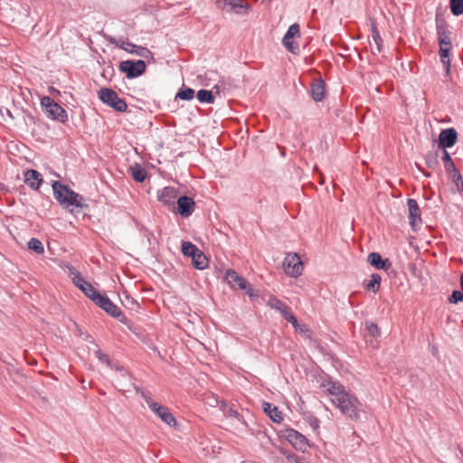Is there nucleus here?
I'll use <instances>...</instances> for the list:
<instances>
[{
	"label": "nucleus",
	"instance_id": "nucleus-1",
	"mask_svg": "<svg viewBox=\"0 0 463 463\" xmlns=\"http://www.w3.org/2000/svg\"><path fill=\"white\" fill-rule=\"evenodd\" d=\"M322 387L331 403L337 408L342 414L351 420H356L359 419V408L361 403L354 394L348 392L345 386L338 382L327 381L322 384Z\"/></svg>",
	"mask_w": 463,
	"mask_h": 463
},
{
	"label": "nucleus",
	"instance_id": "nucleus-2",
	"mask_svg": "<svg viewBox=\"0 0 463 463\" xmlns=\"http://www.w3.org/2000/svg\"><path fill=\"white\" fill-rule=\"evenodd\" d=\"M54 198L58 203L67 208L69 206L82 207L83 198L79 194L71 190L68 186L54 181L52 184Z\"/></svg>",
	"mask_w": 463,
	"mask_h": 463
},
{
	"label": "nucleus",
	"instance_id": "nucleus-3",
	"mask_svg": "<svg viewBox=\"0 0 463 463\" xmlns=\"http://www.w3.org/2000/svg\"><path fill=\"white\" fill-rule=\"evenodd\" d=\"M439 57L442 64L445 67L446 72L449 75L450 72V59L449 54L452 48L451 33L444 25H438L437 27Z\"/></svg>",
	"mask_w": 463,
	"mask_h": 463
},
{
	"label": "nucleus",
	"instance_id": "nucleus-4",
	"mask_svg": "<svg viewBox=\"0 0 463 463\" xmlns=\"http://www.w3.org/2000/svg\"><path fill=\"white\" fill-rule=\"evenodd\" d=\"M99 99L118 112H125L128 109L126 101L119 98L116 91L109 88L99 90Z\"/></svg>",
	"mask_w": 463,
	"mask_h": 463
},
{
	"label": "nucleus",
	"instance_id": "nucleus-5",
	"mask_svg": "<svg viewBox=\"0 0 463 463\" xmlns=\"http://www.w3.org/2000/svg\"><path fill=\"white\" fill-rule=\"evenodd\" d=\"M300 38V28L298 24H293L288 29L282 39L284 47L291 53L297 54L299 51L298 40Z\"/></svg>",
	"mask_w": 463,
	"mask_h": 463
},
{
	"label": "nucleus",
	"instance_id": "nucleus-6",
	"mask_svg": "<svg viewBox=\"0 0 463 463\" xmlns=\"http://www.w3.org/2000/svg\"><path fill=\"white\" fill-rule=\"evenodd\" d=\"M225 281L231 286L232 288H239L241 290H245L246 294L249 297L252 298L255 296L254 290L251 286L246 281V279L240 276L235 270L228 269L225 273Z\"/></svg>",
	"mask_w": 463,
	"mask_h": 463
},
{
	"label": "nucleus",
	"instance_id": "nucleus-7",
	"mask_svg": "<svg viewBox=\"0 0 463 463\" xmlns=\"http://www.w3.org/2000/svg\"><path fill=\"white\" fill-rule=\"evenodd\" d=\"M41 105L45 113L53 119L64 122L67 119L66 111L50 97H43L41 99Z\"/></svg>",
	"mask_w": 463,
	"mask_h": 463
},
{
	"label": "nucleus",
	"instance_id": "nucleus-8",
	"mask_svg": "<svg viewBox=\"0 0 463 463\" xmlns=\"http://www.w3.org/2000/svg\"><path fill=\"white\" fill-rule=\"evenodd\" d=\"M268 305L278 311H279L284 318L292 324L296 329L304 331L301 326L298 325L297 318L290 312V308L276 297H270L268 300Z\"/></svg>",
	"mask_w": 463,
	"mask_h": 463
},
{
	"label": "nucleus",
	"instance_id": "nucleus-9",
	"mask_svg": "<svg viewBox=\"0 0 463 463\" xmlns=\"http://www.w3.org/2000/svg\"><path fill=\"white\" fill-rule=\"evenodd\" d=\"M285 272L290 277H298L303 271V263L297 253H288L283 261Z\"/></svg>",
	"mask_w": 463,
	"mask_h": 463
},
{
	"label": "nucleus",
	"instance_id": "nucleus-10",
	"mask_svg": "<svg viewBox=\"0 0 463 463\" xmlns=\"http://www.w3.org/2000/svg\"><path fill=\"white\" fill-rule=\"evenodd\" d=\"M143 397L145 398L148 407L167 425L169 426H175L176 423V420L173 414L170 412V411L159 403L153 402L151 398L147 397L146 395L143 394Z\"/></svg>",
	"mask_w": 463,
	"mask_h": 463
},
{
	"label": "nucleus",
	"instance_id": "nucleus-11",
	"mask_svg": "<svg viewBox=\"0 0 463 463\" xmlns=\"http://www.w3.org/2000/svg\"><path fill=\"white\" fill-rule=\"evenodd\" d=\"M119 68L127 74L128 78H135L143 74L146 71V63L141 60L137 61H125L120 63Z\"/></svg>",
	"mask_w": 463,
	"mask_h": 463
},
{
	"label": "nucleus",
	"instance_id": "nucleus-12",
	"mask_svg": "<svg viewBox=\"0 0 463 463\" xmlns=\"http://www.w3.org/2000/svg\"><path fill=\"white\" fill-rule=\"evenodd\" d=\"M93 302L114 317H119L121 315L119 307L112 303L107 296L99 294Z\"/></svg>",
	"mask_w": 463,
	"mask_h": 463
},
{
	"label": "nucleus",
	"instance_id": "nucleus-13",
	"mask_svg": "<svg viewBox=\"0 0 463 463\" xmlns=\"http://www.w3.org/2000/svg\"><path fill=\"white\" fill-rule=\"evenodd\" d=\"M458 139V133L455 128H450L441 130L439 136V146L447 148L453 146Z\"/></svg>",
	"mask_w": 463,
	"mask_h": 463
},
{
	"label": "nucleus",
	"instance_id": "nucleus-14",
	"mask_svg": "<svg viewBox=\"0 0 463 463\" xmlns=\"http://www.w3.org/2000/svg\"><path fill=\"white\" fill-rule=\"evenodd\" d=\"M407 205L409 210V220L410 224L413 230H415L420 223V210L418 203L414 199H408Z\"/></svg>",
	"mask_w": 463,
	"mask_h": 463
},
{
	"label": "nucleus",
	"instance_id": "nucleus-15",
	"mask_svg": "<svg viewBox=\"0 0 463 463\" xmlns=\"http://www.w3.org/2000/svg\"><path fill=\"white\" fill-rule=\"evenodd\" d=\"M73 283L92 301H94L96 299V296H99V294L95 290L93 286L85 280L80 275H76L73 278Z\"/></svg>",
	"mask_w": 463,
	"mask_h": 463
},
{
	"label": "nucleus",
	"instance_id": "nucleus-16",
	"mask_svg": "<svg viewBox=\"0 0 463 463\" xmlns=\"http://www.w3.org/2000/svg\"><path fill=\"white\" fill-rule=\"evenodd\" d=\"M194 210V202L191 197L181 196L177 199V211L183 217L190 216Z\"/></svg>",
	"mask_w": 463,
	"mask_h": 463
},
{
	"label": "nucleus",
	"instance_id": "nucleus-17",
	"mask_svg": "<svg viewBox=\"0 0 463 463\" xmlns=\"http://www.w3.org/2000/svg\"><path fill=\"white\" fill-rule=\"evenodd\" d=\"M117 45L120 49H122L129 53H136L138 56L147 57V55L150 54V51L148 49L135 45V44H133L128 41H125V40H119L118 42Z\"/></svg>",
	"mask_w": 463,
	"mask_h": 463
},
{
	"label": "nucleus",
	"instance_id": "nucleus-18",
	"mask_svg": "<svg viewBox=\"0 0 463 463\" xmlns=\"http://www.w3.org/2000/svg\"><path fill=\"white\" fill-rule=\"evenodd\" d=\"M24 183L32 189L38 190L43 183L42 175L33 169L27 170L24 173Z\"/></svg>",
	"mask_w": 463,
	"mask_h": 463
},
{
	"label": "nucleus",
	"instance_id": "nucleus-19",
	"mask_svg": "<svg viewBox=\"0 0 463 463\" xmlns=\"http://www.w3.org/2000/svg\"><path fill=\"white\" fill-rule=\"evenodd\" d=\"M178 196V192L175 188L166 186L163 188L158 194V200L166 205H171Z\"/></svg>",
	"mask_w": 463,
	"mask_h": 463
},
{
	"label": "nucleus",
	"instance_id": "nucleus-20",
	"mask_svg": "<svg viewBox=\"0 0 463 463\" xmlns=\"http://www.w3.org/2000/svg\"><path fill=\"white\" fill-rule=\"evenodd\" d=\"M368 262L378 269L388 270L392 267V263L388 259L383 260L382 256L377 252H372L368 255Z\"/></svg>",
	"mask_w": 463,
	"mask_h": 463
},
{
	"label": "nucleus",
	"instance_id": "nucleus-21",
	"mask_svg": "<svg viewBox=\"0 0 463 463\" xmlns=\"http://www.w3.org/2000/svg\"><path fill=\"white\" fill-rule=\"evenodd\" d=\"M371 37L370 47L373 52H381L383 47V39L376 28L375 23H371Z\"/></svg>",
	"mask_w": 463,
	"mask_h": 463
},
{
	"label": "nucleus",
	"instance_id": "nucleus-22",
	"mask_svg": "<svg viewBox=\"0 0 463 463\" xmlns=\"http://www.w3.org/2000/svg\"><path fill=\"white\" fill-rule=\"evenodd\" d=\"M263 410L274 422L279 423L283 420L282 413L271 403L264 402Z\"/></svg>",
	"mask_w": 463,
	"mask_h": 463
},
{
	"label": "nucleus",
	"instance_id": "nucleus-23",
	"mask_svg": "<svg viewBox=\"0 0 463 463\" xmlns=\"http://www.w3.org/2000/svg\"><path fill=\"white\" fill-rule=\"evenodd\" d=\"M442 159H443L444 166H445L446 170L448 172L454 173V177L458 176V179H460V174L457 170V168L455 166V164H454L450 155L446 150L443 151V157H442Z\"/></svg>",
	"mask_w": 463,
	"mask_h": 463
},
{
	"label": "nucleus",
	"instance_id": "nucleus-24",
	"mask_svg": "<svg viewBox=\"0 0 463 463\" xmlns=\"http://www.w3.org/2000/svg\"><path fill=\"white\" fill-rule=\"evenodd\" d=\"M192 260L195 269H203L208 266V260L201 250H198Z\"/></svg>",
	"mask_w": 463,
	"mask_h": 463
},
{
	"label": "nucleus",
	"instance_id": "nucleus-25",
	"mask_svg": "<svg viewBox=\"0 0 463 463\" xmlns=\"http://www.w3.org/2000/svg\"><path fill=\"white\" fill-rule=\"evenodd\" d=\"M288 439L295 447L302 449L307 444V439L298 433V431L292 430L288 433Z\"/></svg>",
	"mask_w": 463,
	"mask_h": 463
},
{
	"label": "nucleus",
	"instance_id": "nucleus-26",
	"mask_svg": "<svg viewBox=\"0 0 463 463\" xmlns=\"http://www.w3.org/2000/svg\"><path fill=\"white\" fill-rule=\"evenodd\" d=\"M382 278L379 274H373L371 279L364 285V288L373 293L378 292L381 285Z\"/></svg>",
	"mask_w": 463,
	"mask_h": 463
},
{
	"label": "nucleus",
	"instance_id": "nucleus-27",
	"mask_svg": "<svg viewBox=\"0 0 463 463\" xmlns=\"http://www.w3.org/2000/svg\"><path fill=\"white\" fill-rule=\"evenodd\" d=\"M130 173L133 179L137 182H143L146 177V170L139 165H135L131 166Z\"/></svg>",
	"mask_w": 463,
	"mask_h": 463
},
{
	"label": "nucleus",
	"instance_id": "nucleus-28",
	"mask_svg": "<svg viewBox=\"0 0 463 463\" xmlns=\"http://www.w3.org/2000/svg\"><path fill=\"white\" fill-rule=\"evenodd\" d=\"M311 94L316 101H320L324 98V84L317 82L312 85Z\"/></svg>",
	"mask_w": 463,
	"mask_h": 463
},
{
	"label": "nucleus",
	"instance_id": "nucleus-29",
	"mask_svg": "<svg viewBox=\"0 0 463 463\" xmlns=\"http://www.w3.org/2000/svg\"><path fill=\"white\" fill-rule=\"evenodd\" d=\"M198 250L199 249L190 241H184L182 244V253L184 256L191 257L193 259Z\"/></svg>",
	"mask_w": 463,
	"mask_h": 463
},
{
	"label": "nucleus",
	"instance_id": "nucleus-30",
	"mask_svg": "<svg viewBox=\"0 0 463 463\" xmlns=\"http://www.w3.org/2000/svg\"><path fill=\"white\" fill-rule=\"evenodd\" d=\"M438 157H439V155H438L437 151H431L426 155L425 161H426V165H428L429 168H430V169L437 168V166L439 165Z\"/></svg>",
	"mask_w": 463,
	"mask_h": 463
},
{
	"label": "nucleus",
	"instance_id": "nucleus-31",
	"mask_svg": "<svg viewBox=\"0 0 463 463\" xmlns=\"http://www.w3.org/2000/svg\"><path fill=\"white\" fill-rule=\"evenodd\" d=\"M449 6L454 15L463 14V0H449Z\"/></svg>",
	"mask_w": 463,
	"mask_h": 463
},
{
	"label": "nucleus",
	"instance_id": "nucleus-32",
	"mask_svg": "<svg viewBox=\"0 0 463 463\" xmlns=\"http://www.w3.org/2000/svg\"><path fill=\"white\" fill-rule=\"evenodd\" d=\"M229 4L232 6V9L236 14H241V10H245V13H247V10L249 9V5L244 4L241 0H228Z\"/></svg>",
	"mask_w": 463,
	"mask_h": 463
},
{
	"label": "nucleus",
	"instance_id": "nucleus-33",
	"mask_svg": "<svg viewBox=\"0 0 463 463\" xmlns=\"http://www.w3.org/2000/svg\"><path fill=\"white\" fill-rule=\"evenodd\" d=\"M28 248L29 250H33L38 254H42L44 251L43 243L36 238H32L28 241Z\"/></svg>",
	"mask_w": 463,
	"mask_h": 463
},
{
	"label": "nucleus",
	"instance_id": "nucleus-34",
	"mask_svg": "<svg viewBox=\"0 0 463 463\" xmlns=\"http://www.w3.org/2000/svg\"><path fill=\"white\" fill-rule=\"evenodd\" d=\"M197 99L200 102H206V103H213V96L211 91L206 90H200L197 92Z\"/></svg>",
	"mask_w": 463,
	"mask_h": 463
},
{
	"label": "nucleus",
	"instance_id": "nucleus-35",
	"mask_svg": "<svg viewBox=\"0 0 463 463\" xmlns=\"http://www.w3.org/2000/svg\"><path fill=\"white\" fill-rule=\"evenodd\" d=\"M194 96V90L191 88H185L184 90H180L177 94L176 98H179L184 100H190Z\"/></svg>",
	"mask_w": 463,
	"mask_h": 463
},
{
	"label": "nucleus",
	"instance_id": "nucleus-36",
	"mask_svg": "<svg viewBox=\"0 0 463 463\" xmlns=\"http://www.w3.org/2000/svg\"><path fill=\"white\" fill-rule=\"evenodd\" d=\"M366 330L368 334L373 337H377L381 334V330L378 326L373 322L366 323Z\"/></svg>",
	"mask_w": 463,
	"mask_h": 463
},
{
	"label": "nucleus",
	"instance_id": "nucleus-37",
	"mask_svg": "<svg viewBox=\"0 0 463 463\" xmlns=\"http://www.w3.org/2000/svg\"><path fill=\"white\" fill-rule=\"evenodd\" d=\"M460 301H463V292L459 290H454L449 297V302L452 304H457Z\"/></svg>",
	"mask_w": 463,
	"mask_h": 463
},
{
	"label": "nucleus",
	"instance_id": "nucleus-38",
	"mask_svg": "<svg viewBox=\"0 0 463 463\" xmlns=\"http://www.w3.org/2000/svg\"><path fill=\"white\" fill-rule=\"evenodd\" d=\"M95 354H96L97 358H98L101 363L106 364H108V365L109 364V356H108L106 354L102 353L100 349H99V348H98V349L95 351Z\"/></svg>",
	"mask_w": 463,
	"mask_h": 463
},
{
	"label": "nucleus",
	"instance_id": "nucleus-39",
	"mask_svg": "<svg viewBox=\"0 0 463 463\" xmlns=\"http://www.w3.org/2000/svg\"><path fill=\"white\" fill-rule=\"evenodd\" d=\"M288 460L289 463H309L304 458L297 455H288Z\"/></svg>",
	"mask_w": 463,
	"mask_h": 463
},
{
	"label": "nucleus",
	"instance_id": "nucleus-40",
	"mask_svg": "<svg viewBox=\"0 0 463 463\" xmlns=\"http://www.w3.org/2000/svg\"><path fill=\"white\" fill-rule=\"evenodd\" d=\"M453 179H454V182L456 183V185L458 187L459 186V184H463V181H462V177L460 176V179H458V176L454 177L453 176Z\"/></svg>",
	"mask_w": 463,
	"mask_h": 463
},
{
	"label": "nucleus",
	"instance_id": "nucleus-41",
	"mask_svg": "<svg viewBox=\"0 0 463 463\" xmlns=\"http://www.w3.org/2000/svg\"><path fill=\"white\" fill-rule=\"evenodd\" d=\"M231 415L237 416L238 412L236 411H231Z\"/></svg>",
	"mask_w": 463,
	"mask_h": 463
}]
</instances>
